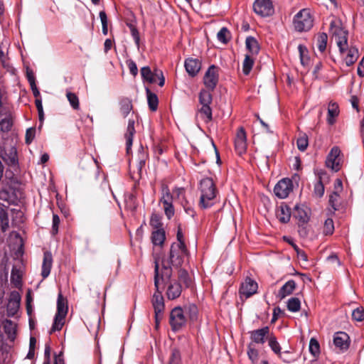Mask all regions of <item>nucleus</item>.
<instances>
[{
    "instance_id": "f257e3e1",
    "label": "nucleus",
    "mask_w": 364,
    "mask_h": 364,
    "mask_svg": "<svg viewBox=\"0 0 364 364\" xmlns=\"http://www.w3.org/2000/svg\"><path fill=\"white\" fill-rule=\"evenodd\" d=\"M67 300L60 293L58 296L57 300V312L54 317L53 323L50 331V334H52L56 331H60L65 324V318L68 313Z\"/></svg>"
},
{
    "instance_id": "f03ea898",
    "label": "nucleus",
    "mask_w": 364,
    "mask_h": 364,
    "mask_svg": "<svg viewBox=\"0 0 364 364\" xmlns=\"http://www.w3.org/2000/svg\"><path fill=\"white\" fill-rule=\"evenodd\" d=\"M330 31L334 38L339 50L341 53L348 49V32L341 27L340 22L332 21L330 25Z\"/></svg>"
},
{
    "instance_id": "7ed1b4c3",
    "label": "nucleus",
    "mask_w": 364,
    "mask_h": 364,
    "mask_svg": "<svg viewBox=\"0 0 364 364\" xmlns=\"http://www.w3.org/2000/svg\"><path fill=\"white\" fill-rule=\"evenodd\" d=\"M159 263L155 261L154 265V287L156 291L153 295L151 303L154 309V313H163L164 310V300L162 296V292L159 291Z\"/></svg>"
},
{
    "instance_id": "20e7f679",
    "label": "nucleus",
    "mask_w": 364,
    "mask_h": 364,
    "mask_svg": "<svg viewBox=\"0 0 364 364\" xmlns=\"http://www.w3.org/2000/svg\"><path fill=\"white\" fill-rule=\"evenodd\" d=\"M188 251L185 244L172 243L169 253V261L174 267H181Z\"/></svg>"
},
{
    "instance_id": "39448f33",
    "label": "nucleus",
    "mask_w": 364,
    "mask_h": 364,
    "mask_svg": "<svg viewBox=\"0 0 364 364\" xmlns=\"http://www.w3.org/2000/svg\"><path fill=\"white\" fill-rule=\"evenodd\" d=\"M294 26L299 32L306 31L313 26V18L308 9H302L294 18Z\"/></svg>"
},
{
    "instance_id": "423d86ee",
    "label": "nucleus",
    "mask_w": 364,
    "mask_h": 364,
    "mask_svg": "<svg viewBox=\"0 0 364 364\" xmlns=\"http://www.w3.org/2000/svg\"><path fill=\"white\" fill-rule=\"evenodd\" d=\"M200 206L204 209L211 207V201L216 196L215 183H200Z\"/></svg>"
},
{
    "instance_id": "0eeeda50",
    "label": "nucleus",
    "mask_w": 364,
    "mask_h": 364,
    "mask_svg": "<svg viewBox=\"0 0 364 364\" xmlns=\"http://www.w3.org/2000/svg\"><path fill=\"white\" fill-rule=\"evenodd\" d=\"M186 317L184 310L177 306L173 308L170 313L169 323L173 331L181 330L186 323Z\"/></svg>"
},
{
    "instance_id": "6e6552de",
    "label": "nucleus",
    "mask_w": 364,
    "mask_h": 364,
    "mask_svg": "<svg viewBox=\"0 0 364 364\" xmlns=\"http://www.w3.org/2000/svg\"><path fill=\"white\" fill-rule=\"evenodd\" d=\"M220 68L215 65H210L206 70L203 77V83L210 90H213L219 80Z\"/></svg>"
},
{
    "instance_id": "1a4fd4ad",
    "label": "nucleus",
    "mask_w": 364,
    "mask_h": 364,
    "mask_svg": "<svg viewBox=\"0 0 364 364\" xmlns=\"http://www.w3.org/2000/svg\"><path fill=\"white\" fill-rule=\"evenodd\" d=\"M0 157L9 166L16 168L18 165L17 151L14 146L4 147L0 145Z\"/></svg>"
},
{
    "instance_id": "9d476101",
    "label": "nucleus",
    "mask_w": 364,
    "mask_h": 364,
    "mask_svg": "<svg viewBox=\"0 0 364 364\" xmlns=\"http://www.w3.org/2000/svg\"><path fill=\"white\" fill-rule=\"evenodd\" d=\"M326 165L332 171L337 172L341 167V150L338 147L334 146L327 156Z\"/></svg>"
},
{
    "instance_id": "9b49d317",
    "label": "nucleus",
    "mask_w": 364,
    "mask_h": 364,
    "mask_svg": "<svg viewBox=\"0 0 364 364\" xmlns=\"http://www.w3.org/2000/svg\"><path fill=\"white\" fill-rule=\"evenodd\" d=\"M234 144L235 150L238 155L241 156L246 153L247 147V134L242 127H239L236 132Z\"/></svg>"
},
{
    "instance_id": "f8f14e48",
    "label": "nucleus",
    "mask_w": 364,
    "mask_h": 364,
    "mask_svg": "<svg viewBox=\"0 0 364 364\" xmlns=\"http://www.w3.org/2000/svg\"><path fill=\"white\" fill-rule=\"evenodd\" d=\"M254 11L262 16H269L274 14V6L270 0H255L253 4Z\"/></svg>"
},
{
    "instance_id": "ddd939ff",
    "label": "nucleus",
    "mask_w": 364,
    "mask_h": 364,
    "mask_svg": "<svg viewBox=\"0 0 364 364\" xmlns=\"http://www.w3.org/2000/svg\"><path fill=\"white\" fill-rule=\"evenodd\" d=\"M21 300V297L18 291L11 292L6 306V315L9 317H13L16 314L20 307Z\"/></svg>"
},
{
    "instance_id": "4468645a",
    "label": "nucleus",
    "mask_w": 364,
    "mask_h": 364,
    "mask_svg": "<svg viewBox=\"0 0 364 364\" xmlns=\"http://www.w3.org/2000/svg\"><path fill=\"white\" fill-rule=\"evenodd\" d=\"M20 192L10 183H6L0 190V199L7 202L14 201L19 197Z\"/></svg>"
},
{
    "instance_id": "2eb2a0df",
    "label": "nucleus",
    "mask_w": 364,
    "mask_h": 364,
    "mask_svg": "<svg viewBox=\"0 0 364 364\" xmlns=\"http://www.w3.org/2000/svg\"><path fill=\"white\" fill-rule=\"evenodd\" d=\"M350 337L343 331H338L334 333L333 344L341 351L347 350L350 346Z\"/></svg>"
},
{
    "instance_id": "dca6fc26",
    "label": "nucleus",
    "mask_w": 364,
    "mask_h": 364,
    "mask_svg": "<svg viewBox=\"0 0 364 364\" xmlns=\"http://www.w3.org/2000/svg\"><path fill=\"white\" fill-rule=\"evenodd\" d=\"M257 283L250 277H247L245 282L241 284L240 288V294L249 298L255 294L257 291Z\"/></svg>"
},
{
    "instance_id": "f3484780",
    "label": "nucleus",
    "mask_w": 364,
    "mask_h": 364,
    "mask_svg": "<svg viewBox=\"0 0 364 364\" xmlns=\"http://www.w3.org/2000/svg\"><path fill=\"white\" fill-rule=\"evenodd\" d=\"M311 210L306 206L296 205L294 210V217L301 225L307 223L309 220Z\"/></svg>"
},
{
    "instance_id": "a211bd4d",
    "label": "nucleus",
    "mask_w": 364,
    "mask_h": 364,
    "mask_svg": "<svg viewBox=\"0 0 364 364\" xmlns=\"http://www.w3.org/2000/svg\"><path fill=\"white\" fill-rule=\"evenodd\" d=\"M269 328L268 326L259 329L254 330L250 332L251 343L257 344H264L266 338L268 337Z\"/></svg>"
},
{
    "instance_id": "6ab92c4d",
    "label": "nucleus",
    "mask_w": 364,
    "mask_h": 364,
    "mask_svg": "<svg viewBox=\"0 0 364 364\" xmlns=\"http://www.w3.org/2000/svg\"><path fill=\"white\" fill-rule=\"evenodd\" d=\"M294 188V183H275L274 187V195L280 199L287 198Z\"/></svg>"
},
{
    "instance_id": "aec40b11",
    "label": "nucleus",
    "mask_w": 364,
    "mask_h": 364,
    "mask_svg": "<svg viewBox=\"0 0 364 364\" xmlns=\"http://www.w3.org/2000/svg\"><path fill=\"white\" fill-rule=\"evenodd\" d=\"M182 292V287L179 282L176 280L170 281L166 290V296L169 300H173L180 296Z\"/></svg>"
},
{
    "instance_id": "412c9836",
    "label": "nucleus",
    "mask_w": 364,
    "mask_h": 364,
    "mask_svg": "<svg viewBox=\"0 0 364 364\" xmlns=\"http://www.w3.org/2000/svg\"><path fill=\"white\" fill-rule=\"evenodd\" d=\"M134 134V120L129 119L127 127V131L124 134V138L126 139V151L127 154H129L131 151Z\"/></svg>"
},
{
    "instance_id": "4be33fe9",
    "label": "nucleus",
    "mask_w": 364,
    "mask_h": 364,
    "mask_svg": "<svg viewBox=\"0 0 364 364\" xmlns=\"http://www.w3.org/2000/svg\"><path fill=\"white\" fill-rule=\"evenodd\" d=\"M2 326L4 333L6 334L10 341H14L16 336L17 325L9 319H5L2 321Z\"/></svg>"
},
{
    "instance_id": "5701e85b",
    "label": "nucleus",
    "mask_w": 364,
    "mask_h": 364,
    "mask_svg": "<svg viewBox=\"0 0 364 364\" xmlns=\"http://www.w3.org/2000/svg\"><path fill=\"white\" fill-rule=\"evenodd\" d=\"M53 264V256L50 252L46 251L43 254L41 276L43 279L48 277Z\"/></svg>"
},
{
    "instance_id": "b1692460",
    "label": "nucleus",
    "mask_w": 364,
    "mask_h": 364,
    "mask_svg": "<svg viewBox=\"0 0 364 364\" xmlns=\"http://www.w3.org/2000/svg\"><path fill=\"white\" fill-rule=\"evenodd\" d=\"M185 68L187 73L193 77L200 71L201 63L198 59L188 58L185 61Z\"/></svg>"
},
{
    "instance_id": "393cba45",
    "label": "nucleus",
    "mask_w": 364,
    "mask_h": 364,
    "mask_svg": "<svg viewBox=\"0 0 364 364\" xmlns=\"http://www.w3.org/2000/svg\"><path fill=\"white\" fill-rule=\"evenodd\" d=\"M277 218L282 223H287L291 218V208L286 204L282 203L277 210Z\"/></svg>"
},
{
    "instance_id": "a878e982",
    "label": "nucleus",
    "mask_w": 364,
    "mask_h": 364,
    "mask_svg": "<svg viewBox=\"0 0 364 364\" xmlns=\"http://www.w3.org/2000/svg\"><path fill=\"white\" fill-rule=\"evenodd\" d=\"M296 289V282L293 279L287 282L279 290L277 296L282 300L291 295Z\"/></svg>"
},
{
    "instance_id": "bb28decb",
    "label": "nucleus",
    "mask_w": 364,
    "mask_h": 364,
    "mask_svg": "<svg viewBox=\"0 0 364 364\" xmlns=\"http://www.w3.org/2000/svg\"><path fill=\"white\" fill-rule=\"evenodd\" d=\"M151 242L154 245L162 247L166 240V233L164 228L154 230L151 233Z\"/></svg>"
},
{
    "instance_id": "cd10ccee",
    "label": "nucleus",
    "mask_w": 364,
    "mask_h": 364,
    "mask_svg": "<svg viewBox=\"0 0 364 364\" xmlns=\"http://www.w3.org/2000/svg\"><path fill=\"white\" fill-rule=\"evenodd\" d=\"M13 125V119L10 113H6L4 114L0 112V127L1 131L4 132H8L11 130Z\"/></svg>"
},
{
    "instance_id": "c85d7f7f",
    "label": "nucleus",
    "mask_w": 364,
    "mask_h": 364,
    "mask_svg": "<svg viewBox=\"0 0 364 364\" xmlns=\"http://www.w3.org/2000/svg\"><path fill=\"white\" fill-rule=\"evenodd\" d=\"M170 262H163L162 263V269L161 273L159 272V281L161 279L162 282H166L168 281H171V277L172 276V268L171 267Z\"/></svg>"
},
{
    "instance_id": "c756f323",
    "label": "nucleus",
    "mask_w": 364,
    "mask_h": 364,
    "mask_svg": "<svg viewBox=\"0 0 364 364\" xmlns=\"http://www.w3.org/2000/svg\"><path fill=\"white\" fill-rule=\"evenodd\" d=\"M156 69L154 72L151 71V68L149 66H145L141 68V75L143 80L148 82L149 83H154L156 82Z\"/></svg>"
},
{
    "instance_id": "7c9ffc66",
    "label": "nucleus",
    "mask_w": 364,
    "mask_h": 364,
    "mask_svg": "<svg viewBox=\"0 0 364 364\" xmlns=\"http://www.w3.org/2000/svg\"><path fill=\"white\" fill-rule=\"evenodd\" d=\"M7 207L0 203V222H1V230L3 232H5L9 227V215L6 211Z\"/></svg>"
},
{
    "instance_id": "2f4dec72",
    "label": "nucleus",
    "mask_w": 364,
    "mask_h": 364,
    "mask_svg": "<svg viewBox=\"0 0 364 364\" xmlns=\"http://www.w3.org/2000/svg\"><path fill=\"white\" fill-rule=\"evenodd\" d=\"M133 105L131 100L124 97L119 101V112L124 118L127 117L129 112L132 110Z\"/></svg>"
},
{
    "instance_id": "473e14b6",
    "label": "nucleus",
    "mask_w": 364,
    "mask_h": 364,
    "mask_svg": "<svg viewBox=\"0 0 364 364\" xmlns=\"http://www.w3.org/2000/svg\"><path fill=\"white\" fill-rule=\"evenodd\" d=\"M345 52H347V55L345 58V63L347 66H350L358 60V50L355 47L348 46V49Z\"/></svg>"
},
{
    "instance_id": "72a5a7b5",
    "label": "nucleus",
    "mask_w": 364,
    "mask_h": 364,
    "mask_svg": "<svg viewBox=\"0 0 364 364\" xmlns=\"http://www.w3.org/2000/svg\"><path fill=\"white\" fill-rule=\"evenodd\" d=\"M339 109L338 105L336 102H331L328 107V117L327 122L329 124H333L335 122V118L338 115Z\"/></svg>"
},
{
    "instance_id": "f704fd0d",
    "label": "nucleus",
    "mask_w": 364,
    "mask_h": 364,
    "mask_svg": "<svg viewBox=\"0 0 364 364\" xmlns=\"http://www.w3.org/2000/svg\"><path fill=\"white\" fill-rule=\"evenodd\" d=\"M146 92L149 107L151 111L154 112L157 109L158 107V97L156 94L151 92L149 88L148 87L146 88Z\"/></svg>"
},
{
    "instance_id": "c9c22d12",
    "label": "nucleus",
    "mask_w": 364,
    "mask_h": 364,
    "mask_svg": "<svg viewBox=\"0 0 364 364\" xmlns=\"http://www.w3.org/2000/svg\"><path fill=\"white\" fill-rule=\"evenodd\" d=\"M198 115L205 123L210 122L212 117V109L210 106H201L198 111Z\"/></svg>"
},
{
    "instance_id": "e433bc0d",
    "label": "nucleus",
    "mask_w": 364,
    "mask_h": 364,
    "mask_svg": "<svg viewBox=\"0 0 364 364\" xmlns=\"http://www.w3.org/2000/svg\"><path fill=\"white\" fill-rule=\"evenodd\" d=\"M246 47L252 54H257L259 50L257 40L252 36L246 38Z\"/></svg>"
},
{
    "instance_id": "4c0bfd02",
    "label": "nucleus",
    "mask_w": 364,
    "mask_h": 364,
    "mask_svg": "<svg viewBox=\"0 0 364 364\" xmlns=\"http://www.w3.org/2000/svg\"><path fill=\"white\" fill-rule=\"evenodd\" d=\"M199 102L201 106H210L212 102V95L210 91L201 90L199 94Z\"/></svg>"
},
{
    "instance_id": "58836bf2",
    "label": "nucleus",
    "mask_w": 364,
    "mask_h": 364,
    "mask_svg": "<svg viewBox=\"0 0 364 364\" xmlns=\"http://www.w3.org/2000/svg\"><path fill=\"white\" fill-rule=\"evenodd\" d=\"M328 36L326 33H321L318 35L316 45L321 52H324L326 48Z\"/></svg>"
},
{
    "instance_id": "ea45409f",
    "label": "nucleus",
    "mask_w": 364,
    "mask_h": 364,
    "mask_svg": "<svg viewBox=\"0 0 364 364\" xmlns=\"http://www.w3.org/2000/svg\"><path fill=\"white\" fill-rule=\"evenodd\" d=\"M301 302L299 298L292 297L287 301V309L291 312H297L300 310Z\"/></svg>"
},
{
    "instance_id": "a19ab883",
    "label": "nucleus",
    "mask_w": 364,
    "mask_h": 364,
    "mask_svg": "<svg viewBox=\"0 0 364 364\" xmlns=\"http://www.w3.org/2000/svg\"><path fill=\"white\" fill-rule=\"evenodd\" d=\"M218 41L223 43H227L231 38L230 32L225 27H223L217 34Z\"/></svg>"
},
{
    "instance_id": "79ce46f5",
    "label": "nucleus",
    "mask_w": 364,
    "mask_h": 364,
    "mask_svg": "<svg viewBox=\"0 0 364 364\" xmlns=\"http://www.w3.org/2000/svg\"><path fill=\"white\" fill-rule=\"evenodd\" d=\"M66 97H67V99H68L70 106L74 109H78L80 107V102H79V98L76 95V94L68 91L66 92Z\"/></svg>"
},
{
    "instance_id": "37998d69",
    "label": "nucleus",
    "mask_w": 364,
    "mask_h": 364,
    "mask_svg": "<svg viewBox=\"0 0 364 364\" xmlns=\"http://www.w3.org/2000/svg\"><path fill=\"white\" fill-rule=\"evenodd\" d=\"M11 281L16 287H19L21 285V275L20 271L15 267H13L11 270Z\"/></svg>"
},
{
    "instance_id": "c03bdc74",
    "label": "nucleus",
    "mask_w": 364,
    "mask_h": 364,
    "mask_svg": "<svg viewBox=\"0 0 364 364\" xmlns=\"http://www.w3.org/2000/svg\"><path fill=\"white\" fill-rule=\"evenodd\" d=\"M269 346L271 348V349L274 351V353L279 355L280 358H282L281 353V347L279 343L277 342L275 336H271L269 338Z\"/></svg>"
},
{
    "instance_id": "a18cd8bd",
    "label": "nucleus",
    "mask_w": 364,
    "mask_h": 364,
    "mask_svg": "<svg viewBox=\"0 0 364 364\" xmlns=\"http://www.w3.org/2000/svg\"><path fill=\"white\" fill-rule=\"evenodd\" d=\"M298 149L301 151H304L309 145L308 136L306 134H301L296 141Z\"/></svg>"
},
{
    "instance_id": "49530a36",
    "label": "nucleus",
    "mask_w": 364,
    "mask_h": 364,
    "mask_svg": "<svg viewBox=\"0 0 364 364\" xmlns=\"http://www.w3.org/2000/svg\"><path fill=\"white\" fill-rule=\"evenodd\" d=\"M184 312L188 315L191 321H196L198 318V308L195 304H190L185 307Z\"/></svg>"
},
{
    "instance_id": "de8ad7c7",
    "label": "nucleus",
    "mask_w": 364,
    "mask_h": 364,
    "mask_svg": "<svg viewBox=\"0 0 364 364\" xmlns=\"http://www.w3.org/2000/svg\"><path fill=\"white\" fill-rule=\"evenodd\" d=\"M309 351L314 357L318 356L320 353V345L314 338H311L310 340Z\"/></svg>"
},
{
    "instance_id": "09e8293b",
    "label": "nucleus",
    "mask_w": 364,
    "mask_h": 364,
    "mask_svg": "<svg viewBox=\"0 0 364 364\" xmlns=\"http://www.w3.org/2000/svg\"><path fill=\"white\" fill-rule=\"evenodd\" d=\"M150 225L154 230H157L162 228L161 217L156 213H153L150 220Z\"/></svg>"
},
{
    "instance_id": "8fccbe9b",
    "label": "nucleus",
    "mask_w": 364,
    "mask_h": 364,
    "mask_svg": "<svg viewBox=\"0 0 364 364\" xmlns=\"http://www.w3.org/2000/svg\"><path fill=\"white\" fill-rule=\"evenodd\" d=\"M298 50L299 52L301 63L303 65H306L309 62V58L307 56L308 50L304 45H299Z\"/></svg>"
},
{
    "instance_id": "3c124183",
    "label": "nucleus",
    "mask_w": 364,
    "mask_h": 364,
    "mask_svg": "<svg viewBox=\"0 0 364 364\" xmlns=\"http://www.w3.org/2000/svg\"><path fill=\"white\" fill-rule=\"evenodd\" d=\"M247 355L252 362L258 360V350L255 349L252 343H250L247 346Z\"/></svg>"
},
{
    "instance_id": "603ef678",
    "label": "nucleus",
    "mask_w": 364,
    "mask_h": 364,
    "mask_svg": "<svg viewBox=\"0 0 364 364\" xmlns=\"http://www.w3.org/2000/svg\"><path fill=\"white\" fill-rule=\"evenodd\" d=\"M334 224L331 218H328L324 222L323 232L326 235H330L333 233Z\"/></svg>"
},
{
    "instance_id": "864d4df0",
    "label": "nucleus",
    "mask_w": 364,
    "mask_h": 364,
    "mask_svg": "<svg viewBox=\"0 0 364 364\" xmlns=\"http://www.w3.org/2000/svg\"><path fill=\"white\" fill-rule=\"evenodd\" d=\"M181 353L178 349H173L169 358L168 364H181Z\"/></svg>"
},
{
    "instance_id": "5fc2aeb1",
    "label": "nucleus",
    "mask_w": 364,
    "mask_h": 364,
    "mask_svg": "<svg viewBox=\"0 0 364 364\" xmlns=\"http://www.w3.org/2000/svg\"><path fill=\"white\" fill-rule=\"evenodd\" d=\"M352 318L356 321H362L364 320V309L363 307H358L352 312Z\"/></svg>"
},
{
    "instance_id": "6e6d98bb",
    "label": "nucleus",
    "mask_w": 364,
    "mask_h": 364,
    "mask_svg": "<svg viewBox=\"0 0 364 364\" xmlns=\"http://www.w3.org/2000/svg\"><path fill=\"white\" fill-rule=\"evenodd\" d=\"M253 63V60L249 55H246L243 62L242 68V70L245 75H247L250 73L252 68Z\"/></svg>"
},
{
    "instance_id": "4d7b16f0",
    "label": "nucleus",
    "mask_w": 364,
    "mask_h": 364,
    "mask_svg": "<svg viewBox=\"0 0 364 364\" xmlns=\"http://www.w3.org/2000/svg\"><path fill=\"white\" fill-rule=\"evenodd\" d=\"M162 191H163V196L160 200V201L162 203H166V201L167 202H172L173 200V197L170 193V191L168 188L167 186H163V189H162Z\"/></svg>"
},
{
    "instance_id": "13d9d810",
    "label": "nucleus",
    "mask_w": 364,
    "mask_h": 364,
    "mask_svg": "<svg viewBox=\"0 0 364 364\" xmlns=\"http://www.w3.org/2000/svg\"><path fill=\"white\" fill-rule=\"evenodd\" d=\"M179 279L183 282L187 287L191 284V279H190L188 272L184 269H181L178 274Z\"/></svg>"
},
{
    "instance_id": "bf43d9fd",
    "label": "nucleus",
    "mask_w": 364,
    "mask_h": 364,
    "mask_svg": "<svg viewBox=\"0 0 364 364\" xmlns=\"http://www.w3.org/2000/svg\"><path fill=\"white\" fill-rule=\"evenodd\" d=\"M164 210L166 215L168 219L171 218V217L174 215V208L172 204V202H166L163 203Z\"/></svg>"
},
{
    "instance_id": "052dcab7",
    "label": "nucleus",
    "mask_w": 364,
    "mask_h": 364,
    "mask_svg": "<svg viewBox=\"0 0 364 364\" xmlns=\"http://www.w3.org/2000/svg\"><path fill=\"white\" fill-rule=\"evenodd\" d=\"M60 225L59 216L56 214L53 215V224L51 232L53 235H56L58 232V228Z\"/></svg>"
},
{
    "instance_id": "680f3d73",
    "label": "nucleus",
    "mask_w": 364,
    "mask_h": 364,
    "mask_svg": "<svg viewBox=\"0 0 364 364\" xmlns=\"http://www.w3.org/2000/svg\"><path fill=\"white\" fill-rule=\"evenodd\" d=\"M36 129L33 127L28 128L26 132V143L29 144L32 142L35 137Z\"/></svg>"
},
{
    "instance_id": "e2e57ef3",
    "label": "nucleus",
    "mask_w": 364,
    "mask_h": 364,
    "mask_svg": "<svg viewBox=\"0 0 364 364\" xmlns=\"http://www.w3.org/2000/svg\"><path fill=\"white\" fill-rule=\"evenodd\" d=\"M129 27L130 28L131 33H132V37H133V38L134 40V42L136 44V46L139 47V46L140 38H139V34L138 30L132 24H129Z\"/></svg>"
},
{
    "instance_id": "0e129e2a",
    "label": "nucleus",
    "mask_w": 364,
    "mask_h": 364,
    "mask_svg": "<svg viewBox=\"0 0 364 364\" xmlns=\"http://www.w3.org/2000/svg\"><path fill=\"white\" fill-rule=\"evenodd\" d=\"M324 186L323 183H315L314 185V195L318 197L321 198L323 196L324 193Z\"/></svg>"
},
{
    "instance_id": "69168bd1",
    "label": "nucleus",
    "mask_w": 364,
    "mask_h": 364,
    "mask_svg": "<svg viewBox=\"0 0 364 364\" xmlns=\"http://www.w3.org/2000/svg\"><path fill=\"white\" fill-rule=\"evenodd\" d=\"M294 250L296 252L297 257L299 259L303 260L304 262L308 261L307 255L304 250L299 249L297 245L294 246Z\"/></svg>"
},
{
    "instance_id": "338daca9",
    "label": "nucleus",
    "mask_w": 364,
    "mask_h": 364,
    "mask_svg": "<svg viewBox=\"0 0 364 364\" xmlns=\"http://www.w3.org/2000/svg\"><path fill=\"white\" fill-rule=\"evenodd\" d=\"M127 66L130 73L135 77L138 74V68L136 64L133 60L127 61Z\"/></svg>"
},
{
    "instance_id": "774afa93",
    "label": "nucleus",
    "mask_w": 364,
    "mask_h": 364,
    "mask_svg": "<svg viewBox=\"0 0 364 364\" xmlns=\"http://www.w3.org/2000/svg\"><path fill=\"white\" fill-rule=\"evenodd\" d=\"M317 174L318 176V182H326L330 180L328 174L324 171L321 170Z\"/></svg>"
}]
</instances>
